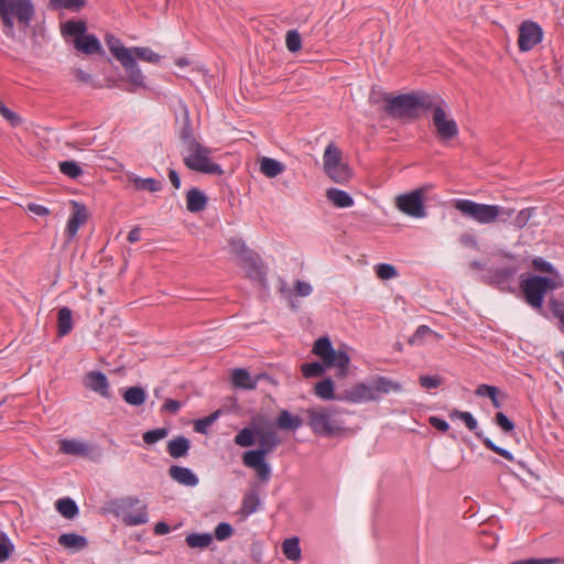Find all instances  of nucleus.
I'll list each match as a JSON object with an SVG mask.
<instances>
[{
  "mask_svg": "<svg viewBox=\"0 0 564 564\" xmlns=\"http://www.w3.org/2000/svg\"><path fill=\"white\" fill-rule=\"evenodd\" d=\"M434 95L425 91H412L391 96L383 94V111L392 119L415 121L421 118V111H429Z\"/></svg>",
  "mask_w": 564,
  "mask_h": 564,
  "instance_id": "obj_1",
  "label": "nucleus"
},
{
  "mask_svg": "<svg viewBox=\"0 0 564 564\" xmlns=\"http://www.w3.org/2000/svg\"><path fill=\"white\" fill-rule=\"evenodd\" d=\"M335 406L310 408L305 411L307 416V425L316 436L322 437H340L344 436L348 429L343 425L341 421L334 416L341 413Z\"/></svg>",
  "mask_w": 564,
  "mask_h": 564,
  "instance_id": "obj_2",
  "label": "nucleus"
},
{
  "mask_svg": "<svg viewBox=\"0 0 564 564\" xmlns=\"http://www.w3.org/2000/svg\"><path fill=\"white\" fill-rule=\"evenodd\" d=\"M453 206L463 216L471 218L479 224H491L496 220L508 221L513 214L512 208H506L499 205H488L476 203L471 199H455Z\"/></svg>",
  "mask_w": 564,
  "mask_h": 564,
  "instance_id": "obj_3",
  "label": "nucleus"
},
{
  "mask_svg": "<svg viewBox=\"0 0 564 564\" xmlns=\"http://www.w3.org/2000/svg\"><path fill=\"white\" fill-rule=\"evenodd\" d=\"M392 390H400V384L386 377H378L372 384L359 382L354 384L350 389L344 390L340 394H337V400L349 403L377 401L383 394H388Z\"/></svg>",
  "mask_w": 564,
  "mask_h": 564,
  "instance_id": "obj_4",
  "label": "nucleus"
},
{
  "mask_svg": "<svg viewBox=\"0 0 564 564\" xmlns=\"http://www.w3.org/2000/svg\"><path fill=\"white\" fill-rule=\"evenodd\" d=\"M551 276L540 274H521L519 291L522 300L536 313L546 317L544 311V299L550 291Z\"/></svg>",
  "mask_w": 564,
  "mask_h": 564,
  "instance_id": "obj_5",
  "label": "nucleus"
},
{
  "mask_svg": "<svg viewBox=\"0 0 564 564\" xmlns=\"http://www.w3.org/2000/svg\"><path fill=\"white\" fill-rule=\"evenodd\" d=\"M107 510L129 527L144 524L149 521L147 505L137 497L127 496L109 500Z\"/></svg>",
  "mask_w": 564,
  "mask_h": 564,
  "instance_id": "obj_6",
  "label": "nucleus"
},
{
  "mask_svg": "<svg viewBox=\"0 0 564 564\" xmlns=\"http://www.w3.org/2000/svg\"><path fill=\"white\" fill-rule=\"evenodd\" d=\"M33 17L34 7L31 0H0V19L7 36L14 34V18L21 28L26 29Z\"/></svg>",
  "mask_w": 564,
  "mask_h": 564,
  "instance_id": "obj_7",
  "label": "nucleus"
},
{
  "mask_svg": "<svg viewBox=\"0 0 564 564\" xmlns=\"http://www.w3.org/2000/svg\"><path fill=\"white\" fill-rule=\"evenodd\" d=\"M431 105L429 111L432 112V122L436 138L441 143L445 144L458 135V124L453 118L447 116L446 101L440 95L434 94Z\"/></svg>",
  "mask_w": 564,
  "mask_h": 564,
  "instance_id": "obj_8",
  "label": "nucleus"
},
{
  "mask_svg": "<svg viewBox=\"0 0 564 564\" xmlns=\"http://www.w3.org/2000/svg\"><path fill=\"white\" fill-rule=\"evenodd\" d=\"M312 352L319 357L326 367H336V376L338 378H345L347 376L350 357L344 350H335L327 336L319 337L315 340Z\"/></svg>",
  "mask_w": 564,
  "mask_h": 564,
  "instance_id": "obj_9",
  "label": "nucleus"
},
{
  "mask_svg": "<svg viewBox=\"0 0 564 564\" xmlns=\"http://www.w3.org/2000/svg\"><path fill=\"white\" fill-rule=\"evenodd\" d=\"M188 155L184 156L183 161L187 169L210 175L220 176L224 174L223 167L210 160L212 149L202 145L200 143L194 144L186 149Z\"/></svg>",
  "mask_w": 564,
  "mask_h": 564,
  "instance_id": "obj_10",
  "label": "nucleus"
},
{
  "mask_svg": "<svg viewBox=\"0 0 564 564\" xmlns=\"http://www.w3.org/2000/svg\"><path fill=\"white\" fill-rule=\"evenodd\" d=\"M427 191L429 186H421L410 193L399 195L395 198L397 208L403 214L414 218L425 217L424 199Z\"/></svg>",
  "mask_w": 564,
  "mask_h": 564,
  "instance_id": "obj_11",
  "label": "nucleus"
},
{
  "mask_svg": "<svg viewBox=\"0 0 564 564\" xmlns=\"http://www.w3.org/2000/svg\"><path fill=\"white\" fill-rule=\"evenodd\" d=\"M518 270V265L490 269L486 276L487 283L497 288L501 292L516 293L517 289L514 288L513 282Z\"/></svg>",
  "mask_w": 564,
  "mask_h": 564,
  "instance_id": "obj_12",
  "label": "nucleus"
},
{
  "mask_svg": "<svg viewBox=\"0 0 564 564\" xmlns=\"http://www.w3.org/2000/svg\"><path fill=\"white\" fill-rule=\"evenodd\" d=\"M542 28L533 21H524L519 28L518 45L521 52L531 51L542 41Z\"/></svg>",
  "mask_w": 564,
  "mask_h": 564,
  "instance_id": "obj_13",
  "label": "nucleus"
},
{
  "mask_svg": "<svg viewBox=\"0 0 564 564\" xmlns=\"http://www.w3.org/2000/svg\"><path fill=\"white\" fill-rule=\"evenodd\" d=\"M257 438L259 441V447L248 451L245 454L267 457V455L271 454L281 443L276 431L271 425L268 430H264L263 426L257 429Z\"/></svg>",
  "mask_w": 564,
  "mask_h": 564,
  "instance_id": "obj_14",
  "label": "nucleus"
},
{
  "mask_svg": "<svg viewBox=\"0 0 564 564\" xmlns=\"http://www.w3.org/2000/svg\"><path fill=\"white\" fill-rule=\"evenodd\" d=\"M70 205L72 215L68 218L65 228L66 242L72 241L74 237L77 235L79 227L85 225L88 220V209L84 204L78 203L76 200H70Z\"/></svg>",
  "mask_w": 564,
  "mask_h": 564,
  "instance_id": "obj_15",
  "label": "nucleus"
},
{
  "mask_svg": "<svg viewBox=\"0 0 564 564\" xmlns=\"http://www.w3.org/2000/svg\"><path fill=\"white\" fill-rule=\"evenodd\" d=\"M240 265L246 270L247 276L250 280L258 282L262 286L267 285V269L256 251L240 261Z\"/></svg>",
  "mask_w": 564,
  "mask_h": 564,
  "instance_id": "obj_16",
  "label": "nucleus"
},
{
  "mask_svg": "<svg viewBox=\"0 0 564 564\" xmlns=\"http://www.w3.org/2000/svg\"><path fill=\"white\" fill-rule=\"evenodd\" d=\"M242 462H243L245 466L256 470L257 476L261 481H263V482L269 481V479L271 477V467L265 462V457H262L261 455L256 456V455H250V454H243Z\"/></svg>",
  "mask_w": 564,
  "mask_h": 564,
  "instance_id": "obj_17",
  "label": "nucleus"
},
{
  "mask_svg": "<svg viewBox=\"0 0 564 564\" xmlns=\"http://www.w3.org/2000/svg\"><path fill=\"white\" fill-rule=\"evenodd\" d=\"M74 46L78 52H82L86 55L93 54H104L102 46L95 34L86 33L79 39L74 41Z\"/></svg>",
  "mask_w": 564,
  "mask_h": 564,
  "instance_id": "obj_18",
  "label": "nucleus"
},
{
  "mask_svg": "<svg viewBox=\"0 0 564 564\" xmlns=\"http://www.w3.org/2000/svg\"><path fill=\"white\" fill-rule=\"evenodd\" d=\"M169 476L174 481L187 487H195L199 481L198 477L192 471V469L178 465H172L169 468Z\"/></svg>",
  "mask_w": 564,
  "mask_h": 564,
  "instance_id": "obj_19",
  "label": "nucleus"
},
{
  "mask_svg": "<svg viewBox=\"0 0 564 564\" xmlns=\"http://www.w3.org/2000/svg\"><path fill=\"white\" fill-rule=\"evenodd\" d=\"M120 64L124 68L129 84L133 85L137 88H145V77L142 74V72L135 61V56L132 53H131V63L126 62V61H120Z\"/></svg>",
  "mask_w": 564,
  "mask_h": 564,
  "instance_id": "obj_20",
  "label": "nucleus"
},
{
  "mask_svg": "<svg viewBox=\"0 0 564 564\" xmlns=\"http://www.w3.org/2000/svg\"><path fill=\"white\" fill-rule=\"evenodd\" d=\"M86 386L105 398H109V382L107 376L101 371H90L86 376Z\"/></svg>",
  "mask_w": 564,
  "mask_h": 564,
  "instance_id": "obj_21",
  "label": "nucleus"
},
{
  "mask_svg": "<svg viewBox=\"0 0 564 564\" xmlns=\"http://www.w3.org/2000/svg\"><path fill=\"white\" fill-rule=\"evenodd\" d=\"M105 42L110 53L115 56V58L118 62L126 61L131 63L132 50L124 47L120 39H118L113 34L107 33L105 35Z\"/></svg>",
  "mask_w": 564,
  "mask_h": 564,
  "instance_id": "obj_22",
  "label": "nucleus"
},
{
  "mask_svg": "<svg viewBox=\"0 0 564 564\" xmlns=\"http://www.w3.org/2000/svg\"><path fill=\"white\" fill-rule=\"evenodd\" d=\"M207 196L197 187H192L186 193V208L189 213H199L207 206Z\"/></svg>",
  "mask_w": 564,
  "mask_h": 564,
  "instance_id": "obj_23",
  "label": "nucleus"
},
{
  "mask_svg": "<svg viewBox=\"0 0 564 564\" xmlns=\"http://www.w3.org/2000/svg\"><path fill=\"white\" fill-rule=\"evenodd\" d=\"M303 419L299 415H294L288 410H281L275 420V425L283 431L295 432L303 425Z\"/></svg>",
  "mask_w": 564,
  "mask_h": 564,
  "instance_id": "obj_24",
  "label": "nucleus"
},
{
  "mask_svg": "<svg viewBox=\"0 0 564 564\" xmlns=\"http://www.w3.org/2000/svg\"><path fill=\"white\" fill-rule=\"evenodd\" d=\"M189 448L191 441L183 435H178L177 437L169 441L166 445V451L173 458L186 457L188 455Z\"/></svg>",
  "mask_w": 564,
  "mask_h": 564,
  "instance_id": "obj_25",
  "label": "nucleus"
},
{
  "mask_svg": "<svg viewBox=\"0 0 564 564\" xmlns=\"http://www.w3.org/2000/svg\"><path fill=\"white\" fill-rule=\"evenodd\" d=\"M260 506L261 500L259 492L256 488H252L245 494L239 512L243 517H249L250 514L254 513L260 508Z\"/></svg>",
  "mask_w": 564,
  "mask_h": 564,
  "instance_id": "obj_26",
  "label": "nucleus"
},
{
  "mask_svg": "<svg viewBox=\"0 0 564 564\" xmlns=\"http://www.w3.org/2000/svg\"><path fill=\"white\" fill-rule=\"evenodd\" d=\"M231 381L236 388L245 390H254L257 388V379L252 378L245 368L235 369L231 375Z\"/></svg>",
  "mask_w": 564,
  "mask_h": 564,
  "instance_id": "obj_27",
  "label": "nucleus"
},
{
  "mask_svg": "<svg viewBox=\"0 0 564 564\" xmlns=\"http://www.w3.org/2000/svg\"><path fill=\"white\" fill-rule=\"evenodd\" d=\"M178 138L182 141L185 149L199 143L195 135H194V129L192 124V120L189 118L188 110L185 108L184 110V118H183V124L178 132Z\"/></svg>",
  "mask_w": 564,
  "mask_h": 564,
  "instance_id": "obj_28",
  "label": "nucleus"
},
{
  "mask_svg": "<svg viewBox=\"0 0 564 564\" xmlns=\"http://www.w3.org/2000/svg\"><path fill=\"white\" fill-rule=\"evenodd\" d=\"M129 182L133 184L135 191H148L151 193L160 192L163 187L162 182L153 177L142 178L138 175H130Z\"/></svg>",
  "mask_w": 564,
  "mask_h": 564,
  "instance_id": "obj_29",
  "label": "nucleus"
},
{
  "mask_svg": "<svg viewBox=\"0 0 564 564\" xmlns=\"http://www.w3.org/2000/svg\"><path fill=\"white\" fill-rule=\"evenodd\" d=\"M58 544L65 549L70 550H83L87 547L88 541L84 535H79L77 533H63L58 536Z\"/></svg>",
  "mask_w": 564,
  "mask_h": 564,
  "instance_id": "obj_30",
  "label": "nucleus"
},
{
  "mask_svg": "<svg viewBox=\"0 0 564 564\" xmlns=\"http://www.w3.org/2000/svg\"><path fill=\"white\" fill-rule=\"evenodd\" d=\"M326 197L338 208H346L354 205V199L347 192L335 187L326 191Z\"/></svg>",
  "mask_w": 564,
  "mask_h": 564,
  "instance_id": "obj_31",
  "label": "nucleus"
},
{
  "mask_svg": "<svg viewBox=\"0 0 564 564\" xmlns=\"http://www.w3.org/2000/svg\"><path fill=\"white\" fill-rule=\"evenodd\" d=\"M73 329L72 310L64 306L57 313V335L59 337L68 335Z\"/></svg>",
  "mask_w": 564,
  "mask_h": 564,
  "instance_id": "obj_32",
  "label": "nucleus"
},
{
  "mask_svg": "<svg viewBox=\"0 0 564 564\" xmlns=\"http://www.w3.org/2000/svg\"><path fill=\"white\" fill-rule=\"evenodd\" d=\"M86 33H87V25H86V22L82 21V20H78V21L69 20L62 25V34L65 37H67V36L73 37L74 41L76 39L82 37Z\"/></svg>",
  "mask_w": 564,
  "mask_h": 564,
  "instance_id": "obj_33",
  "label": "nucleus"
},
{
  "mask_svg": "<svg viewBox=\"0 0 564 564\" xmlns=\"http://www.w3.org/2000/svg\"><path fill=\"white\" fill-rule=\"evenodd\" d=\"M285 166L280 161L263 156L260 160V171L267 177H275L284 171Z\"/></svg>",
  "mask_w": 564,
  "mask_h": 564,
  "instance_id": "obj_34",
  "label": "nucleus"
},
{
  "mask_svg": "<svg viewBox=\"0 0 564 564\" xmlns=\"http://www.w3.org/2000/svg\"><path fill=\"white\" fill-rule=\"evenodd\" d=\"M448 416L451 420H460L475 434L482 433L478 430V422L470 412L454 409L449 412Z\"/></svg>",
  "mask_w": 564,
  "mask_h": 564,
  "instance_id": "obj_35",
  "label": "nucleus"
},
{
  "mask_svg": "<svg viewBox=\"0 0 564 564\" xmlns=\"http://www.w3.org/2000/svg\"><path fill=\"white\" fill-rule=\"evenodd\" d=\"M340 163L341 151L334 143H329L323 155L324 170H330Z\"/></svg>",
  "mask_w": 564,
  "mask_h": 564,
  "instance_id": "obj_36",
  "label": "nucleus"
},
{
  "mask_svg": "<svg viewBox=\"0 0 564 564\" xmlns=\"http://www.w3.org/2000/svg\"><path fill=\"white\" fill-rule=\"evenodd\" d=\"M326 175L334 182L344 184L351 177V171L345 163H340L330 170H324Z\"/></svg>",
  "mask_w": 564,
  "mask_h": 564,
  "instance_id": "obj_37",
  "label": "nucleus"
},
{
  "mask_svg": "<svg viewBox=\"0 0 564 564\" xmlns=\"http://www.w3.org/2000/svg\"><path fill=\"white\" fill-rule=\"evenodd\" d=\"M122 398L128 404L139 406L145 402L147 393L142 387L135 386L128 388Z\"/></svg>",
  "mask_w": 564,
  "mask_h": 564,
  "instance_id": "obj_38",
  "label": "nucleus"
},
{
  "mask_svg": "<svg viewBox=\"0 0 564 564\" xmlns=\"http://www.w3.org/2000/svg\"><path fill=\"white\" fill-rule=\"evenodd\" d=\"M55 508L66 519L75 518L79 511L76 502L68 497L58 499Z\"/></svg>",
  "mask_w": 564,
  "mask_h": 564,
  "instance_id": "obj_39",
  "label": "nucleus"
},
{
  "mask_svg": "<svg viewBox=\"0 0 564 564\" xmlns=\"http://www.w3.org/2000/svg\"><path fill=\"white\" fill-rule=\"evenodd\" d=\"M315 394L323 400H337L334 393V382L330 378H324L315 384Z\"/></svg>",
  "mask_w": 564,
  "mask_h": 564,
  "instance_id": "obj_40",
  "label": "nucleus"
},
{
  "mask_svg": "<svg viewBox=\"0 0 564 564\" xmlns=\"http://www.w3.org/2000/svg\"><path fill=\"white\" fill-rule=\"evenodd\" d=\"M283 554L288 560L296 561L301 557L300 540L296 536L285 539L282 543Z\"/></svg>",
  "mask_w": 564,
  "mask_h": 564,
  "instance_id": "obj_41",
  "label": "nucleus"
},
{
  "mask_svg": "<svg viewBox=\"0 0 564 564\" xmlns=\"http://www.w3.org/2000/svg\"><path fill=\"white\" fill-rule=\"evenodd\" d=\"M191 549H206L213 542V535L209 533H191L185 539Z\"/></svg>",
  "mask_w": 564,
  "mask_h": 564,
  "instance_id": "obj_42",
  "label": "nucleus"
},
{
  "mask_svg": "<svg viewBox=\"0 0 564 564\" xmlns=\"http://www.w3.org/2000/svg\"><path fill=\"white\" fill-rule=\"evenodd\" d=\"M498 393H499V389L497 387L486 384V383L479 384L475 391V394L477 397H488L489 400L491 401L494 408H496V409H499L502 406L500 400L498 399Z\"/></svg>",
  "mask_w": 564,
  "mask_h": 564,
  "instance_id": "obj_43",
  "label": "nucleus"
},
{
  "mask_svg": "<svg viewBox=\"0 0 564 564\" xmlns=\"http://www.w3.org/2000/svg\"><path fill=\"white\" fill-rule=\"evenodd\" d=\"M257 429L245 427L235 436V443L241 447H250L254 445L257 438Z\"/></svg>",
  "mask_w": 564,
  "mask_h": 564,
  "instance_id": "obj_44",
  "label": "nucleus"
},
{
  "mask_svg": "<svg viewBox=\"0 0 564 564\" xmlns=\"http://www.w3.org/2000/svg\"><path fill=\"white\" fill-rule=\"evenodd\" d=\"M476 437L484 444L486 448L492 451L509 462L514 460V457L510 451L496 445L489 437L485 436L484 433H476Z\"/></svg>",
  "mask_w": 564,
  "mask_h": 564,
  "instance_id": "obj_45",
  "label": "nucleus"
},
{
  "mask_svg": "<svg viewBox=\"0 0 564 564\" xmlns=\"http://www.w3.org/2000/svg\"><path fill=\"white\" fill-rule=\"evenodd\" d=\"M61 452L68 455L84 456L87 454V446L78 441L64 440L61 443Z\"/></svg>",
  "mask_w": 564,
  "mask_h": 564,
  "instance_id": "obj_46",
  "label": "nucleus"
},
{
  "mask_svg": "<svg viewBox=\"0 0 564 564\" xmlns=\"http://www.w3.org/2000/svg\"><path fill=\"white\" fill-rule=\"evenodd\" d=\"M130 50H132V54L135 56V59L139 58L141 61L149 62L152 64H159L161 62L162 57L149 47L134 46Z\"/></svg>",
  "mask_w": 564,
  "mask_h": 564,
  "instance_id": "obj_47",
  "label": "nucleus"
},
{
  "mask_svg": "<svg viewBox=\"0 0 564 564\" xmlns=\"http://www.w3.org/2000/svg\"><path fill=\"white\" fill-rule=\"evenodd\" d=\"M326 368L323 361L305 362L301 366V372L305 378H317L325 372Z\"/></svg>",
  "mask_w": 564,
  "mask_h": 564,
  "instance_id": "obj_48",
  "label": "nucleus"
},
{
  "mask_svg": "<svg viewBox=\"0 0 564 564\" xmlns=\"http://www.w3.org/2000/svg\"><path fill=\"white\" fill-rule=\"evenodd\" d=\"M58 166L59 171L72 180H77L84 174L82 166L76 161H63Z\"/></svg>",
  "mask_w": 564,
  "mask_h": 564,
  "instance_id": "obj_49",
  "label": "nucleus"
},
{
  "mask_svg": "<svg viewBox=\"0 0 564 564\" xmlns=\"http://www.w3.org/2000/svg\"><path fill=\"white\" fill-rule=\"evenodd\" d=\"M220 410L194 422V431L199 434H207L209 426L219 417Z\"/></svg>",
  "mask_w": 564,
  "mask_h": 564,
  "instance_id": "obj_50",
  "label": "nucleus"
},
{
  "mask_svg": "<svg viewBox=\"0 0 564 564\" xmlns=\"http://www.w3.org/2000/svg\"><path fill=\"white\" fill-rule=\"evenodd\" d=\"M14 551V545L11 542L8 534L3 531H0V563H4L11 556Z\"/></svg>",
  "mask_w": 564,
  "mask_h": 564,
  "instance_id": "obj_51",
  "label": "nucleus"
},
{
  "mask_svg": "<svg viewBox=\"0 0 564 564\" xmlns=\"http://www.w3.org/2000/svg\"><path fill=\"white\" fill-rule=\"evenodd\" d=\"M56 9H66L72 12L80 11L87 3V0H51Z\"/></svg>",
  "mask_w": 564,
  "mask_h": 564,
  "instance_id": "obj_52",
  "label": "nucleus"
},
{
  "mask_svg": "<svg viewBox=\"0 0 564 564\" xmlns=\"http://www.w3.org/2000/svg\"><path fill=\"white\" fill-rule=\"evenodd\" d=\"M167 434H169L167 427H159V429L149 430V431L144 432L142 435V438L147 445H152V444H155L156 442L163 440L164 437H166Z\"/></svg>",
  "mask_w": 564,
  "mask_h": 564,
  "instance_id": "obj_53",
  "label": "nucleus"
},
{
  "mask_svg": "<svg viewBox=\"0 0 564 564\" xmlns=\"http://www.w3.org/2000/svg\"><path fill=\"white\" fill-rule=\"evenodd\" d=\"M285 44L290 52L296 53L302 48V37L296 30H290L285 35Z\"/></svg>",
  "mask_w": 564,
  "mask_h": 564,
  "instance_id": "obj_54",
  "label": "nucleus"
},
{
  "mask_svg": "<svg viewBox=\"0 0 564 564\" xmlns=\"http://www.w3.org/2000/svg\"><path fill=\"white\" fill-rule=\"evenodd\" d=\"M376 274L381 280H390L398 276L394 265L389 263H379L375 267Z\"/></svg>",
  "mask_w": 564,
  "mask_h": 564,
  "instance_id": "obj_55",
  "label": "nucleus"
},
{
  "mask_svg": "<svg viewBox=\"0 0 564 564\" xmlns=\"http://www.w3.org/2000/svg\"><path fill=\"white\" fill-rule=\"evenodd\" d=\"M229 245L232 252L240 258V261H242L246 257L250 256L253 252L252 249L247 247L246 242L242 239H231Z\"/></svg>",
  "mask_w": 564,
  "mask_h": 564,
  "instance_id": "obj_56",
  "label": "nucleus"
},
{
  "mask_svg": "<svg viewBox=\"0 0 564 564\" xmlns=\"http://www.w3.org/2000/svg\"><path fill=\"white\" fill-rule=\"evenodd\" d=\"M427 335H436L429 326L420 325L414 334L409 338L410 345H421Z\"/></svg>",
  "mask_w": 564,
  "mask_h": 564,
  "instance_id": "obj_57",
  "label": "nucleus"
},
{
  "mask_svg": "<svg viewBox=\"0 0 564 564\" xmlns=\"http://www.w3.org/2000/svg\"><path fill=\"white\" fill-rule=\"evenodd\" d=\"M0 115L12 126L19 127L22 123V118L17 115L14 111L9 109L1 100H0Z\"/></svg>",
  "mask_w": 564,
  "mask_h": 564,
  "instance_id": "obj_58",
  "label": "nucleus"
},
{
  "mask_svg": "<svg viewBox=\"0 0 564 564\" xmlns=\"http://www.w3.org/2000/svg\"><path fill=\"white\" fill-rule=\"evenodd\" d=\"M532 267L534 270L542 273L557 274L553 264L541 257H536L532 260Z\"/></svg>",
  "mask_w": 564,
  "mask_h": 564,
  "instance_id": "obj_59",
  "label": "nucleus"
},
{
  "mask_svg": "<svg viewBox=\"0 0 564 564\" xmlns=\"http://www.w3.org/2000/svg\"><path fill=\"white\" fill-rule=\"evenodd\" d=\"M494 422L505 432L510 433L514 430V423L503 413L497 412Z\"/></svg>",
  "mask_w": 564,
  "mask_h": 564,
  "instance_id": "obj_60",
  "label": "nucleus"
},
{
  "mask_svg": "<svg viewBox=\"0 0 564 564\" xmlns=\"http://www.w3.org/2000/svg\"><path fill=\"white\" fill-rule=\"evenodd\" d=\"M234 534L232 527L227 522H220L215 528V539L218 541H225L229 539Z\"/></svg>",
  "mask_w": 564,
  "mask_h": 564,
  "instance_id": "obj_61",
  "label": "nucleus"
},
{
  "mask_svg": "<svg viewBox=\"0 0 564 564\" xmlns=\"http://www.w3.org/2000/svg\"><path fill=\"white\" fill-rule=\"evenodd\" d=\"M549 308L555 318H560L564 314V301L551 296L547 301Z\"/></svg>",
  "mask_w": 564,
  "mask_h": 564,
  "instance_id": "obj_62",
  "label": "nucleus"
},
{
  "mask_svg": "<svg viewBox=\"0 0 564 564\" xmlns=\"http://www.w3.org/2000/svg\"><path fill=\"white\" fill-rule=\"evenodd\" d=\"M421 387L426 389L437 388L441 386L442 380L438 376H421L419 378Z\"/></svg>",
  "mask_w": 564,
  "mask_h": 564,
  "instance_id": "obj_63",
  "label": "nucleus"
},
{
  "mask_svg": "<svg viewBox=\"0 0 564 564\" xmlns=\"http://www.w3.org/2000/svg\"><path fill=\"white\" fill-rule=\"evenodd\" d=\"M560 563V558L551 557V558H523L519 561H514L510 564H557Z\"/></svg>",
  "mask_w": 564,
  "mask_h": 564,
  "instance_id": "obj_64",
  "label": "nucleus"
}]
</instances>
